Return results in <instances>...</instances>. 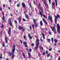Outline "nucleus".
Listing matches in <instances>:
<instances>
[{"instance_id": "obj_1", "label": "nucleus", "mask_w": 60, "mask_h": 60, "mask_svg": "<svg viewBox=\"0 0 60 60\" xmlns=\"http://www.w3.org/2000/svg\"><path fill=\"white\" fill-rule=\"evenodd\" d=\"M13 49H12V52L11 53L10 52H8V53L9 54L10 56H11V55H12V59H13V58L14 57V52H15V45L14 44H13Z\"/></svg>"}, {"instance_id": "obj_2", "label": "nucleus", "mask_w": 60, "mask_h": 60, "mask_svg": "<svg viewBox=\"0 0 60 60\" xmlns=\"http://www.w3.org/2000/svg\"><path fill=\"white\" fill-rule=\"evenodd\" d=\"M57 32L59 34H60V26L59 24H57Z\"/></svg>"}, {"instance_id": "obj_3", "label": "nucleus", "mask_w": 60, "mask_h": 60, "mask_svg": "<svg viewBox=\"0 0 60 60\" xmlns=\"http://www.w3.org/2000/svg\"><path fill=\"white\" fill-rule=\"evenodd\" d=\"M60 16V15H57L56 16H55V19H54V21H55V24H56L57 23V20L56 19V18H59V16Z\"/></svg>"}, {"instance_id": "obj_4", "label": "nucleus", "mask_w": 60, "mask_h": 60, "mask_svg": "<svg viewBox=\"0 0 60 60\" xmlns=\"http://www.w3.org/2000/svg\"><path fill=\"white\" fill-rule=\"evenodd\" d=\"M9 30H8V34L9 35V36H10L11 35V28H9Z\"/></svg>"}, {"instance_id": "obj_5", "label": "nucleus", "mask_w": 60, "mask_h": 60, "mask_svg": "<svg viewBox=\"0 0 60 60\" xmlns=\"http://www.w3.org/2000/svg\"><path fill=\"white\" fill-rule=\"evenodd\" d=\"M51 29L52 31L55 34H56V30H55V27H53V28L51 27Z\"/></svg>"}, {"instance_id": "obj_6", "label": "nucleus", "mask_w": 60, "mask_h": 60, "mask_svg": "<svg viewBox=\"0 0 60 60\" xmlns=\"http://www.w3.org/2000/svg\"><path fill=\"white\" fill-rule=\"evenodd\" d=\"M38 6L39 7V9H40L41 10V11L42 12V13H43V12L42 11L43 10H42V8L40 7V6H41V4H40V3H39L38 5Z\"/></svg>"}, {"instance_id": "obj_7", "label": "nucleus", "mask_w": 60, "mask_h": 60, "mask_svg": "<svg viewBox=\"0 0 60 60\" xmlns=\"http://www.w3.org/2000/svg\"><path fill=\"white\" fill-rule=\"evenodd\" d=\"M24 44V45L25 47L27 48V43L26 42H23Z\"/></svg>"}, {"instance_id": "obj_8", "label": "nucleus", "mask_w": 60, "mask_h": 60, "mask_svg": "<svg viewBox=\"0 0 60 60\" xmlns=\"http://www.w3.org/2000/svg\"><path fill=\"white\" fill-rule=\"evenodd\" d=\"M21 17L19 16V17L18 18V20L19 23H21Z\"/></svg>"}, {"instance_id": "obj_9", "label": "nucleus", "mask_w": 60, "mask_h": 60, "mask_svg": "<svg viewBox=\"0 0 60 60\" xmlns=\"http://www.w3.org/2000/svg\"><path fill=\"white\" fill-rule=\"evenodd\" d=\"M22 6L23 7V8H25V7H26V5H25V3H24L23 2L22 3Z\"/></svg>"}, {"instance_id": "obj_10", "label": "nucleus", "mask_w": 60, "mask_h": 60, "mask_svg": "<svg viewBox=\"0 0 60 60\" xmlns=\"http://www.w3.org/2000/svg\"><path fill=\"white\" fill-rule=\"evenodd\" d=\"M55 2H53L52 3V8H53V9H54L53 6H55Z\"/></svg>"}, {"instance_id": "obj_11", "label": "nucleus", "mask_w": 60, "mask_h": 60, "mask_svg": "<svg viewBox=\"0 0 60 60\" xmlns=\"http://www.w3.org/2000/svg\"><path fill=\"white\" fill-rule=\"evenodd\" d=\"M36 42L38 44L39 43V39H36Z\"/></svg>"}, {"instance_id": "obj_12", "label": "nucleus", "mask_w": 60, "mask_h": 60, "mask_svg": "<svg viewBox=\"0 0 60 60\" xmlns=\"http://www.w3.org/2000/svg\"><path fill=\"white\" fill-rule=\"evenodd\" d=\"M23 27H21L20 26H19V30H22V29L23 28Z\"/></svg>"}, {"instance_id": "obj_13", "label": "nucleus", "mask_w": 60, "mask_h": 60, "mask_svg": "<svg viewBox=\"0 0 60 60\" xmlns=\"http://www.w3.org/2000/svg\"><path fill=\"white\" fill-rule=\"evenodd\" d=\"M54 42L55 43H56L58 41L56 39H55V40H54Z\"/></svg>"}, {"instance_id": "obj_14", "label": "nucleus", "mask_w": 60, "mask_h": 60, "mask_svg": "<svg viewBox=\"0 0 60 60\" xmlns=\"http://www.w3.org/2000/svg\"><path fill=\"white\" fill-rule=\"evenodd\" d=\"M28 55H29V57L30 58V57L31 56V53L29 52H28Z\"/></svg>"}, {"instance_id": "obj_15", "label": "nucleus", "mask_w": 60, "mask_h": 60, "mask_svg": "<svg viewBox=\"0 0 60 60\" xmlns=\"http://www.w3.org/2000/svg\"><path fill=\"white\" fill-rule=\"evenodd\" d=\"M40 25L41 26H42V25H43V23H42V21H41L40 22Z\"/></svg>"}, {"instance_id": "obj_16", "label": "nucleus", "mask_w": 60, "mask_h": 60, "mask_svg": "<svg viewBox=\"0 0 60 60\" xmlns=\"http://www.w3.org/2000/svg\"><path fill=\"white\" fill-rule=\"evenodd\" d=\"M5 40L6 41V43H7L8 42V40L7 38H5Z\"/></svg>"}, {"instance_id": "obj_17", "label": "nucleus", "mask_w": 60, "mask_h": 60, "mask_svg": "<svg viewBox=\"0 0 60 60\" xmlns=\"http://www.w3.org/2000/svg\"><path fill=\"white\" fill-rule=\"evenodd\" d=\"M55 2L56 6H57V0H55Z\"/></svg>"}, {"instance_id": "obj_18", "label": "nucleus", "mask_w": 60, "mask_h": 60, "mask_svg": "<svg viewBox=\"0 0 60 60\" xmlns=\"http://www.w3.org/2000/svg\"><path fill=\"white\" fill-rule=\"evenodd\" d=\"M42 34L43 36V38H44V39H45V36H44V34H43V33H42Z\"/></svg>"}, {"instance_id": "obj_19", "label": "nucleus", "mask_w": 60, "mask_h": 60, "mask_svg": "<svg viewBox=\"0 0 60 60\" xmlns=\"http://www.w3.org/2000/svg\"><path fill=\"white\" fill-rule=\"evenodd\" d=\"M39 13L40 15H41V16H42V13L40 11H39Z\"/></svg>"}, {"instance_id": "obj_20", "label": "nucleus", "mask_w": 60, "mask_h": 60, "mask_svg": "<svg viewBox=\"0 0 60 60\" xmlns=\"http://www.w3.org/2000/svg\"><path fill=\"white\" fill-rule=\"evenodd\" d=\"M47 41L48 42H49L50 41V40L49 39H47Z\"/></svg>"}, {"instance_id": "obj_21", "label": "nucleus", "mask_w": 60, "mask_h": 60, "mask_svg": "<svg viewBox=\"0 0 60 60\" xmlns=\"http://www.w3.org/2000/svg\"><path fill=\"white\" fill-rule=\"evenodd\" d=\"M26 19H28V15H26Z\"/></svg>"}, {"instance_id": "obj_22", "label": "nucleus", "mask_w": 60, "mask_h": 60, "mask_svg": "<svg viewBox=\"0 0 60 60\" xmlns=\"http://www.w3.org/2000/svg\"><path fill=\"white\" fill-rule=\"evenodd\" d=\"M22 56H23L25 58L26 57V56H25V54H24V53H22Z\"/></svg>"}, {"instance_id": "obj_23", "label": "nucleus", "mask_w": 60, "mask_h": 60, "mask_svg": "<svg viewBox=\"0 0 60 60\" xmlns=\"http://www.w3.org/2000/svg\"><path fill=\"white\" fill-rule=\"evenodd\" d=\"M38 47L37 46L35 47V49L36 50H37V49L38 48Z\"/></svg>"}, {"instance_id": "obj_24", "label": "nucleus", "mask_w": 60, "mask_h": 60, "mask_svg": "<svg viewBox=\"0 0 60 60\" xmlns=\"http://www.w3.org/2000/svg\"><path fill=\"white\" fill-rule=\"evenodd\" d=\"M33 20L34 22V23H35L36 21L35 19H33Z\"/></svg>"}, {"instance_id": "obj_25", "label": "nucleus", "mask_w": 60, "mask_h": 60, "mask_svg": "<svg viewBox=\"0 0 60 60\" xmlns=\"http://www.w3.org/2000/svg\"><path fill=\"white\" fill-rule=\"evenodd\" d=\"M38 56L39 57H40L41 56V54L40 53H39L38 54Z\"/></svg>"}, {"instance_id": "obj_26", "label": "nucleus", "mask_w": 60, "mask_h": 60, "mask_svg": "<svg viewBox=\"0 0 60 60\" xmlns=\"http://www.w3.org/2000/svg\"><path fill=\"white\" fill-rule=\"evenodd\" d=\"M50 20L51 21H53V20H52V17H50Z\"/></svg>"}, {"instance_id": "obj_27", "label": "nucleus", "mask_w": 60, "mask_h": 60, "mask_svg": "<svg viewBox=\"0 0 60 60\" xmlns=\"http://www.w3.org/2000/svg\"><path fill=\"white\" fill-rule=\"evenodd\" d=\"M22 29L23 32H24V31H25V28H23V27Z\"/></svg>"}, {"instance_id": "obj_28", "label": "nucleus", "mask_w": 60, "mask_h": 60, "mask_svg": "<svg viewBox=\"0 0 60 60\" xmlns=\"http://www.w3.org/2000/svg\"><path fill=\"white\" fill-rule=\"evenodd\" d=\"M51 41H52V42H53V41H54V40L53 39V38H51Z\"/></svg>"}, {"instance_id": "obj_29", "label": "nucleus", "mask_w": 60, "mask_h": 60, "mask_svg": "<svg viewBox=\"0 0 60 60\" xmlns=\"http://www.w3.org/2000/svg\"><path fill=\"white\" fill-rule=\"evenodd\" d=\"M9 24L10 26H12V23H11V22H10Z\"/></svg>"}, {"instance_id": "obj_30", "label": "nucleus", "mask_w": 60, "mask_h": 60, "mask_svg": "<svg viewBox=\"0 0 60 60\" xmlns=\"http://www.w3.org/2000/svg\"><path fill=\"white\" fill-rule=\"evenodd\" d=\"M41 49L42 50H43V47H42L41 46L40 47Z\"/></svg>"}, {"instance_id": "obj_31", "label": "nucleus", "mask_w": 60, "mask_h": 60, "mask_svg": "<svg viewBox=\"0 0 60 60\" xmlns=\"http://www.w3.org/2000/svg\"><path fill=\"white\" fill-rule=\"evenodd\" d=\"M49 4H51V0H49Z\"/></svg>"}, {"instance_id": "obj_32", "label": "nucleus", "mask_w": 60, "mask_h": 60, "mask_svg": "<svg viewBox=\"0 0 60 60\" xmlns=\"http://www.w3.org/2000/svg\"><path fill=\"white\" fill-rule=\"evenodd\" d=\"M32 27H33V29H34V25H33L32 26Z\"/></svg>"}, {"instance_id": "obj_33", "label": "nucleus", "mask_w": 60, "mask_h": 60, "mask_svg": "<svg viewBox=\"0 0 60 60\" xmlns=\"http://www.w3.org/2000/svg\"><path fill=\"white\" fill-rule=\"evenodd\" d=\"M11 18H9L8 20V21L10 22L11 21Z\"/></svg>"}, {"instance_id": "obj_34", "label": "nucleus", "mask_w": 60, "mask_h": 60, "mask_svg": "<svg viewBox=\"0 0 60 60\" xmlns=\"http://www.w3.org/2000/svg\"><path fill=\"white\" fill-rule=\"evenodd\" d=\"M39 44V43H38L36 44V47H38V44Z\"/></svg>"}, {"instance_id": "obj_35", "label": "nucleus", "mask_w": 60, "mask_h": 60, "mask_svg": "<svg viewBox=\"0 0 60 60\" xmlns=\"http://www.w3.org/2000/svg\"><path fill=\"white\" fill-rule=\"evenodd\" d=\"M44 22L45 23V24H46V25H47V24H48V23H47V21H45V22Z\"/></svg>"}, {"instance_id": "obj_36", "label": "nucleus", "mask_w": 60, "mask_h": 60, "mask_svg": "<svg viewBox=\"0 0 60 60\" xmlns=\"http://www.w3.org/2000/svg\"><path fill=\"white\" fill-rule=\"evenodd\" d=\"M30 30H32V27L31 26H30Z\"/></svg>"}, {"instance_id": "obj_37", "label": "nucleus", "mask_w": 60, "mask_h": 60, "mask_svg": "<svg viewBox=\"0 0 60 60\" xmlns=\"http://www.w3.org/2000/svg\"><path fill=\"white\" fill-rule=\"evenodd\" d=\"M33 3L34 4H35V5H36V4H35V1L34 0L33 1Z\"/></svg>"}, {"instance_id": "obj_38", "label": "nucleus", "mask_w": 60, "mask_h": 60, "mask_svg": "<svg viewBox=\"0 0 60 60\" xmlns=\"http://www.w3.org/2000/svg\"><path fill=\"white\" fill-rule=\"evenodd\" d=\"M29 38H30V39H32V38H33V37H32V36L31 37V36H30V37H29Z\"/></svg>"}, {"instance_id": "obj_39", "label": "nucleus", "mask_w": 60, "mask_h": 60, "mask_svg": "<svg viewBox=\"0 0 60 60\" xmlns=\"http://www.w3.org/2000/svg\"><path fill=\"white\" fill-rule=\"evenodd\" d=\"M4 19H5V18H4V16H3V20H4Z\"/></svg>"}, {"instance_id": "obj_40", "label": "nucleus", "mask_w": 60, "mask_h": 60, "mask_svg": "<svg viewBox=\"0 0 60 60\" xmlns=\"http://www.w3.org/2000/svg\"><path fill=\"white\" fill-rule=\"evenodd\" d=\"M45 54H46V53L44 52L43 53V55H45Z\"/></svg>"}, {"instance_id": "obj_41", "label": "nucleus", "mask_w": 60, "mask_h": 60, "mask_svg": "<svg viewBox=\"0 0 60 60\" xmlns=\"http://www.w3.org/2000/svg\"><path fill=\"white\" fill-rule=\"evenodd\" d=\"M45 19H44V18H43V21L44 22H45Z\"/></svg>"}, {"instance_id": "obj_42", "label": "nucleus", "mask_w": 60, "mask_h": 60, "mask_svg": "<svg viewBox=\"0 0 60 60\" xmlns=\"http://www.w3.org/2000/svg\"><path fill=\"white\" fill-rule=\"evenodd\" d=\"M49 51H51V50H52V49L51 48H49Z\"/></svg>"}, {"instance_id": "obj_43", "label": "nucleus", "mask_w": 60, "mask_h": 60, "mask_svg": "<svg viewBox=\"0 0 60 60\" xmlns=\"http://www.w3.org/2000/svg\"><path fill=\"white\" fill-rule=\"evenodd\" d=\"M19 5H20L19 4H18L17 5V7H19Z\"/></svg>"}, {"instance_id": "obj_44", "label": "nucleus", "mask_w": 60, "mask_h": 60, "mask_svg": "<svg viewBox=\"0 0 60 60\" xmlns=\"http://www.w3.org/2000/svg\"><path fill=\"white\" fill-rule=\"evenodd\" d=\"M50 16H48V19L49 20H50Z\"/></svg>"}, {"instance_id": "obj_45", "label": "nucleus", "mask_w": 60, "mask_h": 60, "mask_svg": "<svg viewBox=\"0 0 60 60\" xmlns=\"http://www.w3.org/2000/svg\"><path fill=\"white\" fill-rule=\"evenodd\" d=\"M22 20H23V21H24V22H25V21H26V20H25V19H23Z\"/></svg>"}, {"instance_id": "obj_46", "label": "nucleus", "mask_w": 60, "mask_h": 60, "mask_svg": "<svg viewBox=\"0 0 60 60\" xmlns=\"http://www.w3.org/2000/svg\"><path fill=\"white\" fill-rule=\"evenodd\" d=\"M15 24H17V22L16 20H15Z\"/></svg>"}, {"instance_id": "obj_47", "label": "nucleus", "mask_w": 60, "mask_h": 60, "mask_svg": "<svg viewBox=\"0 0 60 60\" xmlns=\"http://www.w3.org/2000/svg\"><path fill=\"white\" fill-rule=\"evenodd\" d=\"M20 41L21 44H22V41L21 40H20Z\"/></svg>"}, {"instance_id": "obj_48", "label": "nucleus", "mask_w": 60, "mask_h": 60, "mask_svg": "<svg viewBox=\"0 0 60 60\" xmlns=\"http://www.w3.org/2000/svg\"><path fill=\"white\" fill-rule=\"evenodd\" d=\"M28 36H29V37L31 36V35L30 34H29L28 35Z\"/></svg>"}, {"instance_id": "obj_49", "label": "nucleus", "mask_w": 60, "mask_h": 60, "mask_svg": "<svg viewBox=\"0 0 60 60\" xmlns=\"http://www.w3.org/2000/svg\"><path fill=\"white\" fill-rule=\"evenodd\" d=\"M31 46H34V44L33 43H32Z\"/></svg>"}, {"instance_id": "obj_50", "label": "nucleus", "mask_w": 60, "mask_h": 60, "mask_svg": "<svg viewBox=\"0 0 60 60\" xmlns=\"http://www.w3.org/2000/svg\"><path fill=\"white\" fill-rule=\"evenodd\" d=\"M47 56L48 57H49V54H48L47 55Z\"/></svg>"}, {"instance_id": "obj_51", "label": "nucleus", "mask_w": 60, "mask_h": 60, "mask_svg": "<svg viewBox=\"0 0 60 60\" xmlns=\"http://www.w3.org/2000/svg\"><path fill=\"white\" fill-rule=\"evenodd\" d=\"M29 51H30V52H31V51H32V49H30Z\"/></svg>"}, {"instance_id": "obj_52", "label": "nucleus", "mask_w": 60, "mask_h": 60, "mask_svg": "<svg viewBox=\"0 0 60 60\" xmlns=\"http://www.w3.org/2000/svg\"><path fill=\"white\" fill-rule=\"evenodd\" d=\"M43 16L44 17V18H45V19H46V17H45V15H43Z\"/></svg>"}, {"instance_id": "obj_53", "label": "nucleus", "mask_w": 60, "mask_h": 60, "mask_svg": "<svg viewBox=\"0 0 60 60\" xmlns=\"http://www.w3.org/2000/svg\"><path fill=\"white\" fill-rule=\"evenodd\" d=\"M0 10L1 11H2V8H0Z\"/></svg>"}, {"instance_id": "obj_54", "label": "nucleus", "mask_w": 60, "mask_h": 60, "mask_svg": "<svg viewBox=\"0 0 60 60\" xmlns=\"http://www.w3.org/2000/svg\"><path fill=\"white\" fill-rule=\"evenodd\" d=\"M23 38H24V39H25L26 38V37L25 36H23Z\"/></svg>"}, {"instance_id": "obj_55", "label": "nucleus", "mask_w": 60, "mask_h": 60, "mask_svg": "<svg viewBox=\"0 0 60 60\" xmlns=\"http://www.w3.org/2000/svg\"><path fill=\"white\" fill-rule=\"evenodd\" d=\"M29 14L30 16V15H31V13H30V12H29Z\"/></svg>"}, {"instance_id": "obj_56", "label": "nucleus", "mask_w": 60, "mask_h": 60, "mask_svg": "<svg viewBox=\"0 0 60 60\" xmlns=\"http://www.w3.org/2000/svg\"><path fill=\"white\" fill-rule=\"evenodd\" d=\"M3 6L4 7H5V5L4 4L3 5Z\"/></svg>"}, {"instance_id": "obj_57", "label": "nucleus", "mask_w": 60, "mask_h": 60, "mask_svg": "<svg viewBox=\"0 0 60 60\" xmlns=\"http://www.w3.org/2000/svg\"><path fill=\"white\" fill-rule=\"evenodd\" d=\"M48 52L47 51H46V53L48 54Z\"/></svg>"}, {"instance_id": "obj_58", "label": "nucleus", "mask_w": 60, "mask_h": 60, "mask_svg": "<svg viewBox=\"0 0 60 60\" xmlns=\"http://www.w3.org/2000/svg\"><path fill=\"white\" fill-rule=\"evenodd\" d=\"M40 40L41 41H42V42H43V40H42V39H41H41H40Z\"/></svg>"}, {"instance_id": "obj_59", "label": "nucleus", "mask_w": 60, "mask_h": 60, "mask_svg": "<svg viewBox=\"0 0 60 60\" xmlns=\"http://www.w3.org/2000/svg\"><path fill=\"white\" fill-rule=\"evenodd\" d=\"M0 59H2L3 58L2 57V56H0Z\"/></svg>"}, {"instance_id": "obj_60", "label": "nucleus", "mask_w": 60, "mask_h": 60, "mask_svg": "<svg viewBox=\"0 0 60 60\" xmlns=\"http://www.w3.org/2000/svg\"><path fill=\"white\" fill-rule=\"evenodd\" d=\"M49 34H51V32H49Z\"/></svg>"}, {"instance_id": "obj_61", "label": "nucleus", "mask_w": 60, "mask_h": 60, "mask_svg": "<svg viewBox=\"0 0 60 60\" xmlns=\"http://www.w3.org/2000/svg\"><path fill=\"white\" fill-rule=\"evenodd\" d=\"M58 60H60V56L59 57V58H58Z\"/></svg>"}, {"instance_id": "obj_62", "label": "nucleus", "mask_w": 60, "mask_h": 60, "mask_svg": "<svg viewBox=\"0 0 60 60\" xmlns=\"http://www.w3.org/2000/svg\"><path fill=\"white\" fill-rule=\"evenodd\" d=\"M9 2L10 3H11V0H9Z\"/></svg>"}, {"instance_id": "obj_63", "label": "nucleus", "mask_w": 60, "mask_h": 60, "mask_svg": "<svg viewBox=\"0 0 60 60\" xmlns=\"http://www.w3.org/2000/svg\"><path fill=\"white\" fill-rule=\"evenodd\" d=\"M3 47H5V45L4 44H3Z\"/></svg>"}, {"instance_id": "obj_64", "label": "nucleus", "mask_w": 60, "mask_h": 60, "mask_svg": "<svg viewBox=\"0 0 60 60\" xmlns=\"http://www.w3.org/2000/svg\"><path fill=\"white\" fill-rule=\"evenodd\" d=\"M26 50H27V51H28V49L26 48Z\"/></svg>"}]
</instances>
